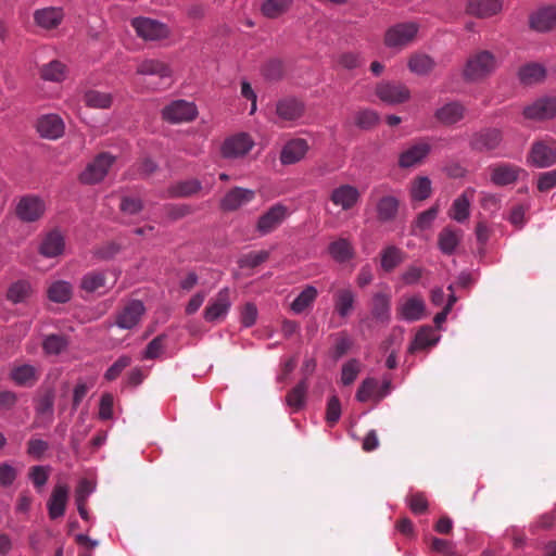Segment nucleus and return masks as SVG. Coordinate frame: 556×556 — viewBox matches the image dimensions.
<instances>
[{
	"label": "nucleus",
	"instance_id": "obj_1",
	"mask_svg": "<svg viewBox=\"0 0 556 556\" xmlns=\"http://www.w3.org/2000/svg\"><path fill=\"white\" fill-rule=\"evenodd\" d=\"M527 163L536 168H546L556 164V139L551 136L535 139L527 154Z\"/></svg>",
	"mask_w": 556,
	"mask_h": 556
},
{
	"label": "nucleus",
	"instance_id": "obj_2",
	"mask_svg": "<svg viewBox=\"0 0 556 556\" xmlns=\"http://www.w3.org/2000/svg\"><path fill=\"white\" fill-rule=\"evenodd\" d=\"M495 56L486 50L470 55L464 68V78L469 81H477L492 74L496 68Z\"/></svg>",
	"mask_w": 556,
	"mask_h": 556
},
{
	"label": "nucleus",
	"instance_id": "obj_3",
	"mask_svg": "<svg viewBox=\"0 0 556 556\" xmlns=\"http://www.w3.org/2000/svg\"><path fill=\"white\" fill-rule=\"evenodd\" d=\"M114 162L115 157L110 153L102 152L98 154L80 173L79 181L85 185H94L102 181Z\"/></svg>",
	"mask_w": 556,
	"mask_h": 556
},
{
	"label": "nucleus",
	"instance_id": "obj_4",
	"mask_svg": "<svg viewBox=\"0 0 556 556\" xmlns=\"http://www.w3.org/2000/svg\"><path fill=\"white\" fill-rule=\"evenodd\" d=\"M418 25L414 22L400 23L387 29L384 45L388 48L403 49L414 41Z\"/></svg>",
	"mask_w": 556,
	"mask_h": 556
},
{
	"label": "nucleus",
	"instance_id": "obj_5",
	"mask_svg": "<svg viewBox=\"0 0 556 556\" xmlns=\"http://www.w3.org/2000/svg\"><path fill=\"white\" fill-rule=\"evenodd\" d=\"M277 124H293L303 117L305 104L298 98L285 97L277 101L275 109Z\"/></svg>",
	"mask_w": 556,
	"mask_h": 556
},
{
	"label": "nucleus",
	"instance_id": "obj_6",
	"mask_svg": "<svg viewBox=\"0 0 556 556\" xmlns=\"http://www.w3.org/2000/svg\"><path fill=\"white\" fill-rule=\"evenodd\" d=\"M131 26L143 40L154 41L169 36V29L165 24L149 17H136L131 21Z\"/></svg>",
	"mask_w": 556,
	"mask_h": 556
},
{
	"label": "nucleus",
	"instance_id": "obj_7",
	"mask_svg": "<svg viewBox=\"0 0 556 556\" xmlns=\"http://www.w3.org/2000/svg\"><path fill=\"white\" fill-rule=\"evenodd\" d=\"M197 115V106L186 100H175L162 110L163 118L172 124L191 122Z\"/></svg>",
	"mask_w": 556,
	"mask_h": 556
},
{
	"label": "nucleus",
	"instance_id": "obj_8",
	"mask_svg": "<svg viewBox=\"0 0 556 556\" xmlns=\"http://www.w3.org/2000/svg\"><path fill=\"white\" fill-rule=\"evenodd\" d=\"M489 172L491 182L497 187L513 185L521 174H527L522 167L504 162L489 166Z\"/></svg>",
	"mask_w": 556,
	"mask_h": 556
},
{
	"label": "nucleus",
	"instance_id": "obj_9",
	"mask_svg": "<svg viewBox=\"0 0 556 556\" xmlns=\"http://www.w3.org/2000/svg\"><path fill=\"white\" fill-rule=\"evenodd\" d=\"M231 306L230 290L224 288L218 291L216 296L211 300L210 304L203 312V317L207 323H216L223 320Z\"/></svg>",
	"mask_w": 556,
	"mask_h": 556
},
{
	"label": "nucleus",
	"instance_id": "obj_10",
	"mask_svg": "<svg viewBox=\"0 0 556 556\" xmlns=\"http://www.w3.org/2000/svg\"><path fill=\"white\" fill-rule=\"evenodd\" d=\"M430 152L431 144L427 140H419L400 153L399 167L410 168L420 165Z\"/></svg>",
	"mask_w": 556,
	"mask_h": 556
},
{
	"label": "nucleus",
	"instance_id": "obj_11",
	"mask_svg": "<svg viewBox=\"0 0 556 556\" xmlns=\"http://www.w3.org/2000/svg\"><path fill=\"white\" fill-rule=\"evenodd\" d=\"M45 213V203L35 195L21 198L15 207L16 216L25 223L38 220Z\"/></svg>",
	"mask_w": 556,
	"mask_h": 556
},
{
	"label": "nucleus",
	"instance_id": "obj_12",
	"mask_svg": "<svg viewBox=\"0 0 556 556\" xmlns=\"http://www.w3.org/2000/svg\"><path fill=\"white\" fill-rule=\"evenodd\" d=\"M523 116L533 121H545L556 116V97H542L523 109Z\"/></svg>",
	"mask_w": 556,
	"mask_h": 556
},
{
	"label": "nucleus",
	"instance_id": "obj_13",
	"mask_svg": "<svg viewBox=\"0 0 556 556\" xmlns=\"http://www.w3.org/2000/svg\"><path fill=\"white\" fill-rule=\"evenodd\" d=\"M146 312L143 303L139 300H131L116 314L115 324L122 329H132L141 320Z\"/></svg>",
	"mask_w": 556,
	"mask_h": 556
},
{
	"label": "nucleus",
	"instance_id": "obj_14",
	"mask_svg": "<svg viewBox=\"0 0 556 556\" xmlns=\"http://www.w3.org/2000/svg\"><path fill=\"white\" fill-rule=\"evenodd\" d=\"M254 146L253 140L247 134H237L227 138L222 146V155L225 159H238L244 156Z\"/></svg>",
	"mask_w": 556,
	"mask_h": 556
},
{
	"label": "nucleus",
	"instance_id": "obj_15",
	"mask_svg": "<svg viewBox=\"0 0 556 556\" xmlns=\"http://www.w3.org/2000/svg\"><path fill=\"white\" fill-rule=\"evenodd\" d=\"M288 207L282 204H275L266 211L260 218L256 229L261 235H267L277 229L287 218Z\"/></svg>",
	"mask_w": 556,
	"mask_h": 556
},
{
	"label": "nucleus",
	"instance_id": "obj_16",
	"mask_svg": "<svg viewBox=\"0 0 556 556\" xmlns=\"http://www.w3.org/2000/svg\"><path fill=\"white\" fill-rule=\"evenodd\" d=\"M137 74L159 77L161 88H167L172 84V70L168 64L160 60L148 59L142 61L137 67Z\"/></svg>",
	"mask_w": 556,
	"mask_h": 556
},
{
	"label": "nucleus",
	"instance_id": "obj_17",
	"mask_svg": "<svg viewBox=\"0 0 556 556\" xmlns=\"http://www.w3.org/2000/svg\"><path fill=\"white\" fill-rule=\"evenodd\" d=\"M529 26L539 33H546L556 28V5L542 7L531 13Z\"/></svg>",
	"mask_w": 556,
	"mask_h": 556
},
{
	"label": "nucleus",
	"instance_id": "obj_18",
	"mask_svg": "<svg viewBox=\"0 0 556 556\" xmlns=\"http://www.w3.org/2000/svg\"><path fill=\"white\" fill-rule=\"evenodd\" d=\"M376 94L378 98L390 104L403 103L409 99V90L402 84L380 83L377 85Z\"/></svg>",
	"mask_w": 556,
	"mask_h": 556
},
{
	"label": "nucleus",
	"instance_id": "obj_19",
	"mask_svg": "<svg viewBox=\"0 0 556 556\" xmlns=\"http://www.w3.org/2000/svg\"><path fill=\"white\" fill-rule=\"evenodd\" d=\"M37 131L42 138L56 140L64 135L65 125L56 114H46L37 121Z\"/></svg>",
	"mask_w": 556,
	"mask_h": 556
},
{
	"label": "nucleus",
	"instance_id": "obj_20",
	"mask_svg": "<svg viewBox=\"0 0 556 556\" xmlns=\"http://www.w3.org/2000/svg\"><path fill=\"white\" fill-rule=\"evenodd\" d=\"M55 394L52 389L45 390L37 399L35 405L37 426H48L53 421V407Z\"/></svg>",
	"mask_w": 556,
	"mask_h": 556
},
{
	"label": "nucleus",
	"instance_id": "obj_21",
	"mask_svg": "<svg viewBox=\"0 0 556 556\" xmlns=\"http://www.w3.org/2000/svg\"><path fill=\"white\" fill-rule=\"evenodd\" d=\"M502 139L501 130L489 128L475 134L470 140V146L478 152H490L500 146Z\"/></svg>",
	"mask_w": 556,
	"mask_h": 556
},
{
	"label": "nucleus",
	"instance_id": "obj_22",
	"mask_svg": "<svg viewBox=\"0 0 556 556\" xmlns=\"http://www.w3.org/2000/svg\"><path fill=\"white\" fill-rule=\"evenodd\" d=\"M309 149L308 142L303 138H294L286 142L280 152V162L291 165L304 159Z\"/></svg>",
	"mask_w": 556,
	"mask_h": 556
},
{
	"label": "nucleus",
	"instance_id": "obj_23",
	"mask_svg": "<svg viewBox=\"0 0 556 556\" xmlns=\"http://www.w3.org/2000/svg\"><path fill=\"white\" fill-rule=\"evenodd\" d=\"M255 198V192L251 189L235 187L229 190L220 202L223 211L231 212L250 203Z\"/></svg>",
	"mask_w": 556,
	"mask_h": 556
},
{
	"label": "nucleus",
	"instance_id": "obj_24",
	"mask_svg": "<svg viewBox=\"0 0 556 556\" xmlns=\"http://www.w3.org/2000/svg\"><path fill=\"white\" fill-rule=\"evenodd\" d=\"M70 489L66 484H56L47 503L49 517L58 519L65 514Z\"/></svg>",
	"mask_w": 556,
	"mask_h": 556
},
{
	"label": "nucleus",
	"instance_id": "obj_25",
	"mask_svg": "<svg viewBox=\"0 0 556 556\" xmlns=\"http://www.w3.org/2000/svg\"><path fill=\"white\" fill-rule=\"evenodd\" d=\"M400 200L391 194L382 195L376 202V213L379 223L386 224L395 220L399 214Z\"/></svg>",
	"mask_w": 556,
	"mask_h": 556
},
{
	"label": "nucleus",
	"instance_id": "obj_26",
	"mask_svg": "<svg viewBox=\"0 0 556 556\" xmlns=\"http://www.w3.org/2000/svg\"><path fill=\"white\" fill-rule=\"evenodd\" d=\"M425 308L426 306L422 298L414 295L400 304L396 308V312L401 319L407 321H416L422 318Z\"/></svg>",
	"mask_w": 556,
	"mask_h": 556
},
{
	"label": "nucleus",
	"instance_id": "obj_27",
	"mask_svg": "<svg viewBox=\"0 0 556 556\" xmlns=\"http://www.w3.org/2000/svg\"><path fill=\"white\" fill-rule=\"evenodd\" d=\"M359 195L357 188L354 186L342 185L332 190L330 200L334 205L348 211L358 202Z\"/></svg>",
	"mask_w": 556,
	"mask_h": 556
},
{
	"label": "nucleus",
	"instance_id": "obj_28",
	"mask_svg": "<svg viewBox=\"0 0 556 556\" xmlns=\"http://www.w3.org/2000/svg\"><path fill=\"white\" fill-rule=\"evenodd\" d=\"M372 318L381 324H387L391 317V295L383 292L374 294L370 304Z\"/></svg>",
	"mask_w": 556,
	"mask_h": 556
},
{
	"label": "nucleus",
	"instance_id": "obj_29",
	"mask_svg": "<svg viewBox=\"0 0 556 556\" xmlns=\"http://www.w3.org/2000/svg\"><path fill=\"white\" fill-rule=\"evenodd\" d=\"M502 9L501 0H468L466 12L479 18L498 13Z\"/></svg>",
	"mask_w": 556,
	"mask_h": 556
},
{
	"label": "nucleus",
	"instance_id": "obj_30",
	"mask_svg": "<svg viewBox=\"0 0 556 556\" xmlns=\"http://www.w3.org/2000/svg\"><path fill=\"white\" fill-rule=\"evenodd\" d=\"M465 115V106L457 102H448L438 109L434 113L435 118L444 125H453L462 121Z\"/></svg>",
	"mask_w": 556,
	"mask_h": 556
},
{
	"label": "nucleus",
	"instance_id": "obj_31",
	"mask_svg": "<svg viewBox=\"0 0 556 556\" xmlns=\"http://www.w3.org/2000/svg\"><path fill=\"white\" fill-rule=\"evenodd\" d=\"M10 378L20 387H31L38 381L39 372L35 366L23 364L11 369Z\"/></svg>",
	"mask_w": 556,
	"mask_h": 556
},
{
	"label": "nucleus",
	"instance_id": "obj_32",
	"mask_svg": "<svg viewBox=\"0 0 556 556\" xmlns=\"http://www.w3.org/2000/svg\"><path fill=\"white\" fill-rule=\"evenodd\" d=\"M63 16L64 14L62 9L53 7L36 10L34 13L35 23L45 29L58 27L61 24Z\"/></svg>",
	"mask_w": 556,
	"mask_h": 556
},
{
	"label": "nucleus",
	"instance_id": "obj_33",
	"mask_svg": "<svg viewBox=\"0 0 556 556\" xmlns=\"http://www.w3.org/2000/svg\"><path fill=\"white\" fill-rule=\"evenodd\" d=\"M355 294L351 288H341L334 292L333 305L336 313L342 317H348L353 311Z\"/></svg>",
	"mask_w": 556,
	"mask_h": 556
},
{
	"label": "nucleus",
	"instance_id": "obj_34",
	"mask_svg": "<svg viewBox=\"0 0 556 556\" xmlns=\"http://www.w3.org/2000/svg\"><path fill=\"white\" fill-rule=\"evenodd\" d=\"M473 193V189H467L463 194L454 200L450 210V216L453 219L458 223H463L469 217L470 198Z\"/></svg>",
	"mask_w": 556,
	"mask_h": 556
},
{
	"label": "nucleus",
	"instance_id": "obj_35",
	"mask_svg": "<svg viewBox=\"0 0 556 556\" xmlns=\"http://www.w3.org/2000/svg\"><path fill=\"white\" fill-rule=\"evenodd\" d=\"M64 247L63 236L58 230H53L43 239L40 245V253L47 257H54L63 252Z\"/></svg>",
	"mask_w": 556,
	"mask_h": 556
},
{
	"label": "nucleus",
	"instance_id": "obj_36",
	"mask_svg": "<svg viewBox=\"0 0 556 556\" xmlns=\"http://www.w3.org/2000/svg\"><path fill=\"white\" fill-rule=\"evenodd\" d=\"M202 189V184L195 178L177 181L168 188L170 198H189L197 194Z\"/></svg>",
	"mask_w": 556,
	"mask_h": 556
},
{
	"label": "nucleus",
	"instance_id": "obj_37",
	"mask_svg": "<svg viewBox=\"0 0 556 556\" xmlns=\"http://www.w3.org/2000/svg\"><path fill=\"white\" fill-rule=\"evenodd\" d=\"M381 268L390 273L405 260V252L395 245L386 247L380 253Z\"/></svg>",
	"mask_w": 556,
	"mask_h": 556
},
{
	"label": "nucleus",
	"instance_id": "obj_38",
	"mask_svg": "<svg viewBox=\"0 0 556 556\" xmlns=\"http://www.w3.org/2000/svg\"><path fill=\"white\" fill-rule=\"evenodd\" d=\"M33 289L28 280L21 279L10 285L7 291V300L13 304L24 303L30 295Z\"/></svg>",
	"mask_w": 556,
	"mask_h": 556
},
{
	"label": "nucleus",
	"instance_id": "obj_39",
	"mask_svg": "<svg viewBox=\"0 0 556 556\" xmlns=\"http://www.w3.org/2000/svg\"><path fill=\"white\" fill-rule=\"evenodd\" d=\"M519 79L525 85L541 83L546 76V70L539 63H528L520 67Z\"/></svg>",
	"mask_w": 556,
	"mask_h": 556
},
{
	"label": "nucleus",
	"instance_id": "obj_40",
	"mask_svg": "<svg viewBox=\"0 0 556 556\" xmlns=\"http://www.w3.org/2000/svg\"><path fill=\"white\" fill-rule=\"evenodd\" d=\"M328 251L331 257L339 263H345L354 256V249L351 242L344 238L331 242Z\"/></svg>",
	"mask_w": 556,
	"mask_h": 556
},
{
	"label": "nucleus",
	"instance_id": "obj_41",
	"mask_svg": "<svg viewBox=\"0 0 556 556\" xmlns=\"http://www.w3.org/2000/svg\"><path fill=\"white\" fill-rule=\"evenodd\" d=\"M73 294L72 285L64 280L52 282L47 289L48 299L55 303H66Z\"/></svg>",
	"mask_w": 556,
	"mask_h": 556
},
{
	"label": "nucleus",
	"instance_id": "obj_42",
	"mask_svg": "<svg viewBox=\"0 0 556 556\" xmlns=\"http://www.w3.org/2000/svg\"><path fill=\"white\" fill-rule=\"evenodd\" d=\"M308 383L306 379H302L294 388H292L286 395V403L294 412L300 410L306 401Z\"/></svg>",
	"mask_w": 556,
	"mask_h": 556
},
{
	"label": "nucleus",
	"instance_id": "obj_43",
	"mask_svg": "<svg viewBox=\"0 0 556 556\" xmlns=\"http://www.w3.org/2000/svg\"><path fill=\"white\" fill-rule=\"evenodd\" d=\"M431 193V180L427 176H417L412 180L409 195L413 201H425Z\"/></svg>",
	"mask_w": 556,
	"mask_h": 556
},
{
	"label": "nucleus",
	"instance_id": "obj_44",
	"mask_svg": "<svg viewBox=\"0 0 556 556\" xmlns=\"http://www.w3.org/2000/svg\"><path fill=\"white\" fill-rule=\"evenodd\" d=\"M318 295V291L313 286H306L304 290L291 303V309L295 314L303 313L306 308L312 306Z\"/></svg>",
	"mask_w": 556,
	"mask_h": 556
},
{
	"label": "nucleus",
	"instance_id": "obj_45",
	"mask_svg": "<svg viewBox=\"0 0 556 556\" xmlns=\"http://www.w3.org/2000/svg\"><path fill=\"white\" fill-rule=\"evenodd\" d=\"M437 341L438 338L431 327H421L409 346V352L414 353L418 350L427 349L434 345Z\"/></svg>",
	"mask_w": 556,
	"mask_h": 556
},
{
	"label": "nucleus",
	"instance_id": "obj_46",
	"mask_svg": "<svg viewBox=\"0 0 556 556\" xmlns=\"http://www.w3.org/2000/svg\"><path fill=\"white\" fill-rule=\"evenodd\" d=\"M292 2L293 0H265L261 12L267 18H277L290 9Z\"/></svg>",
	"mask_w": 556,
	"mask_h": 556
},
{
	"label": "nucleus",
	"instance_id": "obj_47",
	"mask_svg": "<svg viewBox=\"0 0 556 556\" xmlns=\"http://www.w3.org/2000/svg\"><path fill=\"white\" fill-rule=\"evenodd\" d=\"M106 283V276L103 271L93 270L87 273L80 281L81 290L93 293L104 288Z\"/></svg>",
	"mask_w": 556,
	"mask_h": 556
},
{
	"label": "nucleus",
	"instance_id": "obj_48",
	"mask_svg": "<svg viewBox=\"0 0 556 556\" xmlns=\"http://www.w3.org/2000/svg\"><path fill=\"white\" fill-rule=\"evenodd\" d=\"M434 65V61L429 55L422 53L412 55L408 61V68L417 75L430 73Z\"/></svg>",
	"mask_w": 556,
	"mask_h": 556
},
{
	"label": "nucleus",
	"instance_id": "obj_49",
	"mask_svg": "<svg viewBox=\"0 0 556 556\" xmlns=\"http://www.w3.org/2000/svg\"><path fill=\"white\" fill-rule=\"evenodd\" d=\"M84 102L92 109H109L112 105L113 99L110 93L89 90L84 94Z\"/></svg>",
	"mask_w": 556,
	"mask_h": 556
},
{
	"label": "nucleus",
	"instance_id": "obj_50",
	"mask_svg": "<svg viewBox=\"0 0 556 556\" xmlns=\"http://www.w3.org/2000/svg\"><path fill=\"white\" fill-rule=\"evenodd\" d=\"M40 76L45 80L61 81L65 77V65L60 61H51L40 68Z\"/></svg>",
	"mask_w": 556,
	"mask_h": 556
},
{
	"label": "nucleus",
	"instance_id": "obj_51",
	"mask_svg": "<svg viewBox=\"0 0 556 556\" xmlns=\"http://www.w3.org/2000/svg\"><path fill=\"white\" fill-rule=\"evenodd\" d=\"M380 117L374 110L365 109L355 113L354 122L355 125L363 129L369 130L378 125Z\"/></svg>",
	"mask_w": 556,
	"mask_h": 556
},
{
	"label": "nucleus",
	"instance_id": "obj_52",
	"mask_svg": "<svg viewBox=\"0 0 556 556\" xmlns=\"http://www.w3.org/2000/svg\"><path fill=\"white\" fill-rule=\"evenodd\" d=\"M269 258V252L266 250L252 251L242 255L238 260L240 268H255Z\"/></svg>",
	"mask_w": 556,
	"mask_h": 556
},
{
	"label": "nucleus",
	"instance_id": "obj_53",
	"mask_svg": "<svg viewBox=\"0 0 556 556\" xmlns=\"http://www.w3.org/2000/svg\"><path fill=\"white\" fill-rule=\"evenodd\" d=\"M438 242L440 250L444 254L450 255L455 251L456 247L458 245L459 237L455 231L448 228H444L439 235Z\"/></svg>",
	"mask_w": 556,
	"mask_h": 556
},
{
	"label": "nucleus",
	"instance_id": "obj_54",
	"mask_svg": "<svg viewBox=\"0 0 556 556\" xmlns=\"http://www.w3.org/2000/svg\"><path fill=\"white\" fill-rule=\"evenodd\" d=\"M67 345V340L61 334H49L42 342V349L47 354L58 355Z\"/></svg>",
	"mask_w": 556,
	"mask_h": 556
},
{
	"label": "nucleus",
	"instance_id": "obj_55",
	"mask_svg": "<svg viewBox=\"0 0 556 556\" xmlns=\"http://www.w3.org/2000/svg\"><path fill=\"white\" fill-rule=\"evenodd\" d=\"M361 370L359 362L355 358L350 359L342 366L341 381L344 386L352 384Z\"/></svg>",
	"mask_w": 556,
	"mask_h": 556
},
{
	"label": "nucleus",
	"instance_id": "obj_56",
	"mask_svg": "<svg viewBox=\"0 0 556 556\" xmlns=\"http://www.w3.org/2000/svg\"><path fill=\"white\" fill-rule=\"evenodd\" d=\"M28 478L37 490H41V488L48 482L49 467L39 465L30 467L28 470Z\"/></svg>",
	"mask_w": 556,
	"mask_h": 556
},
{
	"label": "nucleus",
	"instance_id": "obj_57",
	"mask_svg": "<svg viewBox=\"0 0 556 556\" xmlns=\"http://www.w3.org/2000/svg\"><path fill=\"white\" fill-rule=\"evenodd\" d=\"M377 388L378 381L376 379H365L356 392V400L363 403L369 401L375 395Z\"/></svg>",
	"mask_w": 556,
	"mask_h": 556
},
{
	"label": "nucleus",
	"instance_id": "obj_58",
	"mask_svg": "<svg viewBox=\"0 0 556 556\" xmlns=\"http://www.w3.org/2000/svg\"><path fill=\"white\" fill-rule=\"evenodd\" d=\"M341 416V404L339 399L333 395L329 399L326 409V420L330 427L334 426Z\"/></svg>",
	"mask_w": 556,
	"mask_h": 556
},
{
	"label": "nucleus",
	"instance_id": "obj_59",
	"mask_svg": "<svg viewBox=\"0 0 556 556\" xmlns=\"http://www.w3.org/2000/svg\"><path fill=\"white\" fill-rule=\"evenodd\" d=\"M430 548L431 551L440 553L444 556H458L453 542L444 539L432 538Z\"/></svg>",
	"mask_w": 556,
	"mask_h": 556
},
{
	"label": "nucleus",
	"instance_id": "obj_60",
	"mask_svg": "<svg viewBox=\"0 0 556 556\" xmlns=\"http://www.w3.org/2000/svg\"><path fill=\"white\" fill-rule=\"evenodd\" d=\"M131 363V358L127 355L121 356L104 374V378L109 381L115 380L122 371L128 367Z\"/></svg>",
	"mask_w": 556,
	"mask_h": 556
},
{
	"label": "nucleus",
	"instance_id": "obj_61",
	"mask_svg": "<svg viewBox=\"0 0 556 556\" xmlns=\"http://www.w3.org/2000/svg\"><path fill=\"white\" fill-rule=\"evenodd\" d=\"M352 346V340L345 332H340L333 346V358L339 359L345 355Z\"/></svg>",
	"mask_w": 556,
	"mask_h": 556
},
{
	"label": "nucleus",
	"instance_id": "obj_62",
	"mask_svg": "<svg viewBox=\"0 0 556 556\" xmlns=\"http://www.w3.org/2000/svg\"><path fill=\"white\" fill-rule=\"evenodd\" d=\"M18 471L9 463L0 464V485L3 488L11 486L16 480Z\"/></svg>",
	"mask_w": 556,
	"mask_h": 556
},
{
	"label": "nucleus",
	"instance_id": "obj_63",
	"mask_svg": "<svg viewBox=\"0 0 556 556\" xmlns=\"http://www.w3.org/2000/svg\"><path fill=\"white\" fill-rule=\"evenodd\" d=\"M540 192H546L556 187V168L549 172L540 173L536 182Z\"/></svg>",
	"mask_w": 556,
	"mask_h": 556
},
{
	"label": "nucleus",
	"instance_id": "obj_64",
	"mask_svg": "<svg viewBox=\"0 0 556 556\" xmlns=\"http://www.w3.org/2000/svg\"><path fill=\"white\" fill-rule=\"evenodd\" d=\"M48 448V442L41 439H30L27 442V454L36 459H40Z\"/></svg>",
	"mask_w": 556,
	"mask_h": 556
}]
</instances>
